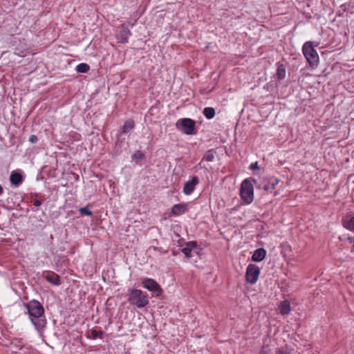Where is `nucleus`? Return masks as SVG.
Here are the masks:
<instances>
[{"label": "nucleus", "mask_w": 354, "mask_h": 354, "mask_svg": "<svg viewBox=\"0 0 354 354\" xmlns=\"http://www.w3.org/2000/svg\"><path fill=\"white\" fill-rule=\"evenodd\" d=\"M27 310L31 323L37 330L43 328L46 323L44 319V308L41 303L35 299H32L28 303L24 304Z\"/></svg>", "instance_id": "1"}, {"label": "nucleus", "mask_w": 354, "mask_h": 354, "mask_svg": "<svg viewBox=\"0 0 354 354\" xmlns=\"http://www.w3.org/2000/svg\"><path fill=\"white\" fill-rule=\"evenodd\" d=\"M302 52L310 66L315 67L317 66L319 60V55L311 41L304 43Z\"/></svg>", "instance_id": "2"}, {"label": "nucleus", "mask_w": 354, "mask_h": 354, "mask_svg": "<svg viewBox=\"0 0 354 354\" xmlns=\"http://www.w3.org/2000/svg\"><path fill=\"white\" fill-rule=\"evenodd\" d=\"M128 301L139 308L146 306L149 303L147 295L139 289H134L131 291Z\"/></svg>", "instance_id": "3"}, {"label": "nucleus", "mask_w": 354, "mask_h": 354, "mask_svg": "<svg viewBox=\"0 0 354 354\" xmlns=\"http://www.w3.org/2000/svg\"><path fill=\"white\" fill-rule=\"evenodd\" d=\"M240 194L243 201L247 204H250L254 199V188L252 183L250 179H245L240 189Z\"/></svg>", "instance_id": "4"}, {"label": "nucleus", "mask_w": 354, "mask_h": 354, "mask_svg": "<svg viewBox=\"0 0 354 354\" xmlns=\"http://www.w3.org/2000/svg\"><path fill=\"white\" fill-rule=\"evenodd\" d=\"M176 127L178 129L183 130L185 134L192 135L194 131L195 122L190 118H182L176 122Z\"/></svg>", "instance_id": "5"}, {"label": "nucleus", "mask_w": 354, "mask_h": 354, "mask_svg": "<svg viewBox=\"0 0 354 354\" xmlns=\"http://www.w3.org/2000/svg\"><path fill=\"white\" fill-rule=\"evenodd\" d=\"M260 274V268L255 264H249L246 269L245 279L250 284L257 281Z\"/></svg>", "instance_id": "6"}, {"label": "nucleus", "mask_w": 354, "mask_h": 354, "mask_svg": "<svg viewBox=\"0 0 354 354\" xmlns=\"http://www.w3.org/2000/svg\"><path fill=\"white\" fill-rule=\"evenodd\" d=\"M142 285L145 288L155 293L158 297L162 294V290L160 286L153 279L144 278L142 280Z\"/></svg>", "instance_id": "7"}, {"label": "nucleus", "mask_w": 354, "mask_h": 354, "mask_svg": "<svg viewBox=\"0 0 354 354\" xmlns=\"http://www.w3.org/2000/svg\"><path fill=\"white\" fill-rule=\"evenodd\" d=\"M43 276L45 279L52 285L58 286L61 284L60 277L53 271H45L43 273Z\"/></svg>", "instance_id": "8"}, {"label": "nucleus", "mask_w": 354, "mask_h": 354, "mask_svg": "<svg viewBox=\"0 0 354 354\" xmlns=\"http://www.w3.org/2000/svg\"><path fill=\"white\" fill-rule=\"evenodd\" d=\"M198 178L192 176V179L187 181L183 187V192L185 195H190L195 189L196 186L198 184Z\"/></svg>", "instance_id": "9"}, {"label": "nucleus", "mask_w": 354, "mask_h": 354, "mask_svg": "<svg viewBox=\"0 0 354 354\" xmlns=\"http://www.w3.org/2000/svg\"><path fill=\"white\" fill-rule=\"evenodd\" d=\"M188 210L187 205L185 203H179L174 205L171 210V214L173 216H180L185 214Z\"/></svg>", "instance_id": "10"}, {"label": "nucleus", "mask_w": 354, "mask_h": 354, "mask_svg": "<svg viewBox=\"0 0 354 354\" xmlns=\"http://www.w3.org/2000/svg\"><path fill=\"white\" fill-rule=\"evenodd\" d=\"M342 225L348 230L354 232V216L347 214L342 218Z\"/></svg>", "instance_id": "11"}, {"label": "nucleus", "mask_w": 354, "mask_h": 354, "mask_svg": "<svg viewBox=\"0 0 354 354\" xmlns=\"http://www.w3.org/2000/svg\"><path fill=\"white\" fill-rule=\"evenodd\" d=\"M130 35V30L127 28H124L119 31L116 37L119 42L125 44L128 42Z\"/></svg>", "instance_id": "12"}, {"label": "nucleus", "mask_w": 354, "mask_h": 354, "mask_svg": "<svg viewBox=\"0 0 354 354\" xmlns=\"http://www.w3.org/2000/svg\"><path fill=\"white\" fill-rule=\"evenodd\" d=\"M266 255V251L263 248H259L254 250L252 256V260L256 262H260L263 261Z\"/></svg>", "instance_id": "13"}, {"label": "nucleus", "mask_w": 354, "mask_h": 354, "mask_svg": "<svg viewBox=\"0 0 354 354\" xmlns=\"http://www.w3.org/2000/svg\"><path fill=\"white\" fill-rule=\"evenodd\" d=\"M279 181V178L272 177L268 179L267 183L263 184V189L266 192L271 191L275 188Z\"/></svg>", "instance_id": "14"}, {"label": "nucleus", "mask_w": 354, "mask_h": 354, "mask_svg": "<svg viewBox=\"0 0 354 354\" xmlns=\"http://www.w3.org/2000/svg\"><path fill=\"white\" fill-rule=\"evenodd\" d=\"M279 309L281 315H288L291 310L290 302L287 300L281 301L279 305Z\"/></svg>", "instance_id": "15"}, {"label": "nucleus", "mask_w": 354, "mask_h": 354, "mask_svg": "<svg viewBox=\"0 0 354 354\" xmlns=\"http://www.w3.org/2000/svg\"><path fill=\"white\" fill-rule=\"evenodd\" d=\"M196 245V242L190 241L187 243L186 247L182 249V252L186 257L189 258L192 257V247H195Z\"/></svg>", "instance_id": "16"}, {"label": "nucleus", "mask_w": 354, "mask_h": 354, "mask_svg": "<svg viewBox=\"0 0 354 354\" xmlns=\"http://www.w3.org/2000/svg\"><path fill=\"white\" fill-rule=\"evenodd\" d=\"M10 183L18 185L22 182V176L19 173L12 172L10 176Z\"/></svg>", "instance_id": "17"}, {"label": "nucleus", "mask_w": 354, "mask_h": 354, "mask_svg": "<svg viewBox=\"0 0 354 354\" xmlns=\"http://www.w3.org/2000/svg\"><path fill=\"white\" fill-rule=\"evenodd\" d=\"M275 354H295V351L291 347L288 346H284L278 348L276 351Z\"/></svg>", "instance_id": "18"}, {"label": "nucleus", "mask_w": 354, "mask_h": 354, "mask_svg": "<svg viewBox=\"0 0 354 354\" xmlns=\"http://www.w3.org/2000/svg\"><path fill=\"white\" fill-rule=\"evenodd\" d=\"M286 68L283 64H278L277 71V77L278 80H283L286 77Z\"/></svg>", "instance_id": "19"}, {"label": "nucleus", "mask_w": 354, "mask_h": 354, "mask_svg": "<svg viewBox=\"0 0 354 354\" xmlns=\"http://www.w3.org/2000/svg\"><path fill=\"white\" fill-rule=\"evenodd\" d=\"M135 124L133 120H129L124 122V124L122 127V133H127L129 131L132 130L134 128Z\"/></svg>", "instance_id": "20"}, {"label": "nucleus", "mask_w": 354, "mask_h": 354, "mask_svg": "<svg viewBox=\"0 0 354 354\" xmlns=\"http://www.w3.org/2000/svg\"><path fill=\"white\" fill-rule=\"evenodd\" d=\"M203 114L207 119H212L215 115V111L212 107H206L203 110Z\"/></svg>", "instance_id": "21"}, {"label": "nucleus", "mask_w": 354, "mask_h": 354, "mask_svg": "<svg viewBox=\"0 0 354 354\" xmlns=\"http://www.w3.org/2000/svg\"><path fill=\"white\" fill-rule=\"evenodd\" d=\"M89 70H90V66L87 64H85V63L79 64L76 66V71L78 73H87Z\"/></svg>", "instance_id": "22"}, {"label": "nucleus", "mask_w": 354, "mask_h": 354, "mask_svg": "<svg viewBox=\"0 0 354 354\" xmlns=\"http://www.w3.org/2000/svg\"><path fill=\"white\" fill-rule=\"evenodd\" d=\"M259 354H273L272 347L268 344H263Z\"/></svg>", "instance_id": "23"}, {"label": "nucleus", "mask_w": 354, "mask_h": 354, "mask_svg": "<svg viewBox=\"0 0 354 354\" xmlns=\"http://www.w3.org/2000/svg\"><path fill=\"white\" fill-rule=\"evenodd\" d=\"M103 333L101 330H92L91 331L90 337L96 339L97 337L102 338Z\"/></svg>", "instance_id": "24"}, {"label": "nucleus", "mask_w": 354, "mask_h": 354, "mask_svg": "<svg viewBox=\"0 0 354 354\" xmlns=\"http://www.w3.org/2000/svg\"><path fill=\"white\" fill-rule=\"evenodd\" d=\"M79 212L82 215L92 216L93 214L92 212L88 209L86 207H81L79 209Z\"/></svg>", "instance_id": "25"}, {"label": "nucleus", "mask_w": 354, "mask_h": 354, "mask_svg": "<svg viewBox=\"0 0 354 354\" xmlns=\"http://www.w3.org/2000/svg\"><path fill=\"white\" fill-rule=\"evenodd\" d=\"M207 161H212L214 160V155L211 153H209L205 155L204 158Z\"/></svg>", "instance_id": "26"}, {"label": "nucleus", "mask_w": 354, "mask_h": 354, "mask_svg": "<svg viewBox=\"0 0 354 354\" xmlns=\"http://www.w3.org/2000/svg\"><path fill=\"white\" fill-rule=\"evenodd\" d=\"M143 156L142 153L140 151H138L136 153H134L133 155V158H142Z\"/></svg>", "instance_id": "27"}, {"label": "nucleus", "mask_w": 354, "mask_h": 354, "mask_svg": "<svg viewBox=\"0 0 354 354\" xmlns=\"http://www.w3.org/2000/svg\"><path fill=\"white\" fill-rule=\"evenodd\" d=\"M29 141L34 143V142H36L37 141V137L35 135H32L30 138H29Z\"/></svg>", "instance_id": "28"}, {"label": "nucleus", "mask_w": 354, "mask_h": 354, "mask_svg": "<svg viewBox=\"0 0 354 354\" xmlns=\"http://www.w3.org/2000/svg\"><path fill=\"white\" fill-rule=\"evenodd\" d=\"M33 205L36 207H39L41 205V202L39 200L35 199L32 201Z\"/></svg>", "instance_id": "29"}, {"label": "nucleus", "mask_w": 354, "mask_h": 354, "mask_svg": "<svg viewBox=\"0 0 354 354\" xmlns=\"http://www.w3.org/2000/svg\"><path fill=\"white\" fill-rule=\"evenodd\" d=\"M250 168L252 169H254L255 168H258L257 162L251 164Z\"/></svg>", "instance_id": "30"}, {"label": "nucleus", "mask_w": 354, "mask_h": 354, "mask_svg": "<svg viewBox=\"0 0 354 354\" xmlns=\"http://www.w3.org/2000/svg\"><path fill=\"white\" fill-rule=\"evenodd\" d=\"M3 194V188L1 185H0V196Z\"/></svg>", "instance_id": "31"}, {"label": "nucleus", "mask_w": 354, "mask_h": 354, "mask_svg": "<svg viewBox=\"0 0 354 354\" xmlns=\"http://www.w3.org/2000/svg\"><path fill=\"white\" fill-rule=\"evenodd\" d=\"M349 240H350L351 241H353V238H352V239H351V238H349Z\"/></svg>", "instance_id": "32"}]
</instances>
